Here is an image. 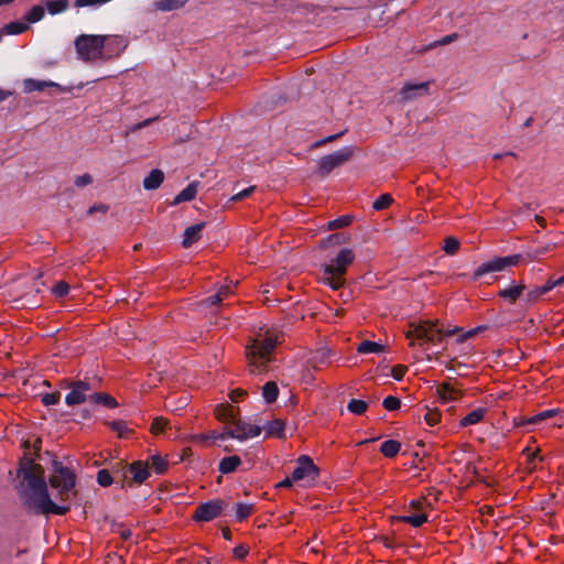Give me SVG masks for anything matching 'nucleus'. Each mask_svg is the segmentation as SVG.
<instances>
[{"label":"nucleus","instance_id":"nucleus-1","mask_svg":"<svg viewBox=\"0 0 564 564\" xmlns=\"http://www.w3.org/2000/svg\"><path fill=\"white\" fill-rule=\"evenodd\" d=\"M18 476L22 477L17 486L18 494L30 511L35 514L63 516L69 511V506L56 505L50 497L44 478V469L32 460L20 464Z\"/></svg>","mask_w":564,"mask_h":564},{"label":"nucleus","instance_id":"nucleus-28","mask_svg":"<svg viewBox=\"0 0 564 564\" xmlns=\"http://www.w3.org/2000/svg\"><path fill=\"white\" fill-rule=\"evenodd\" d=\"M240 464H241L240 457L237 455H232V456L224 457L219 462L218 468L221 474H230V473H234Z\"/></svg>","mask_w":564,"mask_h":564},{"label":"nucleus","instance_id":"nucleus-25","mask_svg":"<svg viewBox=\"0 0 564 564\" xmlns=\"http://www.w3.org/2000/svg\"><path fill=\"white\" fill-rule=\"evenodd\" d=\"M217 420L224 423H232L237 416V411L231 405H218L215 409Z\"/></svg>","mask_w":564,"mask_h":564},{"label":"nucleus","instance_id":"nucleus-55","mask_svg":"<svg viewBox=\"0 0 564 564\" xmlns=\"http://www.w3.org/2000/svg\"><path fill=\"white\" fill-rule=\"evenodd\" d=\"M485 329H487V326H477V327H475V328H471V329H469V330L465 332V333H464V334L458 338V341H459V343H463V341H465V340H467V339H469V338H471V337L476 336L478 333H480V332H482V330H485Z\"/></svg>","mask_w":564,"mask_h":564},{"label":"nucleus","instance_id":"nucleus-24","mask_svg":"<svg viewBox=\"0 0 564 564\" xmlns=\"http://www.w3.org/2000/svg\"><path fill=\"white\" fill-rule=\"evenodd\" d=\"M486 413H487V409H485V408H478L476 410H473L466 416L460 419L459 426L466 427L469 425H475V424L479 423L485 417Z\"/></svg>","mask_w":564,"mask_h":564},{"label":"nucleus","instance_id":"nucleus-34","mask_svg":"<svg viewBox=\"0 0 564 564\" xmlns=\"http://www.w3.org/2000/svg\"><path fill=\"white\" fill-rule=\"evenodd\" d=\"M254 511L252 503L239 502L235 506V517L238 522H242Z\"/></svg>","mask_w":564,"mask_h":564},{"label":"nucleus","instance_id":"nucleus-6","mask_svg":"<svg viewBox=\"0 0 564 564\" xmlns=\"http://www.w3.org/2000/svg\"><path fill=\"white\" fill-rule=\"evenodd\" d=\"M76 484V476L68 467L64 466L61 462H53V474L50 477V485L52 488L58 489L61 498L69 497Z\"/></svg>","mask_w":564,"mask_h":564},{"label":"nucleus","instance_id":"nucleus-43","mask_svg":"<svg viewBox=\"0 0 564 564\" xmlns=\"http://www.w3.org/2000/svg\"><path fill=\"white\" fill-rule=\"evenodd\" d=\"M459 249V241L454 237H446L444 239L443 250L447 254H454Z\"/></svg>","mask_w":564,"mask_h":564},{"label":"nucleus","instance_id":"nucleus-45","mask_svg":"<svg viewBox=\"0 0 564 564\" xmlns=\"http://www.w3.org/2000/svg\"><path fill=\"white\" fill-rule=\"evenodd\" d=\"M382 405L388 411H395L400 409L401 401L397 397L388 395L387 398L383 399Z\"/></svg>","mask_w":564,"mask_h":564},{"label":"nucleus","instance_id":"nucleus-44","mask_svg":"<svg viewBox=\"0 0 564 564\" xmlns=\"http://www.w3.org/2000/svg\"><path fill=\"white\" fill-rule=\"evenodd\" d=\"M441 420V412L437 409H429L424 414V421L429 426L436 425Z\"/></svg>","mask_w":564,"mask_h":564},{"label":"nucleus","instance_id":"nucleus-54","mask_svg":"<svg viewBox=\"0 0 564 564\" xmlns=\"http://www.w3.org/2000/svg\"><path fill=\"white\" fill-rule=\"evenodd\" d=\"M256 189V186H249L238 193H236L234 196H231L230 200L231 202H239V200H242L245 198H247L248 196H250Z\"/></svg>","mask_w":564,"mask_h":564},{"label":"nucleus","instance_id":"nucleus-42","mask_svg":"<svg viewBox=\"0 0 564 564\" xmlns=\"http://www.w3.org/2000/svg\"><path fill=\"white\" fill-rule=\"evenodd\" d=\"M392 202L393 198L390 194H382L372 203V208L375 210H383L388 208Z\"/></svg>","mask_w":564,"mask_h":564},{"label":"nucleus","instance_id":"nucleus-62","mask_svg":"<svg viewBox=\"0 0 564 564\" xmlns=\"http://www.w3.org/2000/svg\"><path fill=\"white\" fill-rule=\"evenodd\" d=\"M405 370H406V368L403 367V366H395L392 369V377L395 380H401L403 378L404 373H405Z\"/></svg>","mask_w":564,"mask_h":564},{"label":"nucleus","instance_id":"nucleus-2","mask_svg":"<svg viewBox=\"0 0 564 564\" xmlns=\"http://www.w3.org/2000/svg\"><path fill=\"white\" fill-rule=\"evenodd\" d=\"M281 333L272 329L259 333L250 344L246 346V356L251 373H261L267 371L268 364L271 361V355L278 344L281 343Z\"/></svg>","mask_w":564,"mask_h":564},{"label":"nucleus","instance_id":"nucleus-36","mask_svg":"<svg viewBox=\"0 0 564 564\" xmlns=\"http://www.w3.org/2000/svg\"><path fill=\"white\" fill-rule=\"evenodd\" d=\"M28 29V23H24L22 21H12L6 24L1 31L2 34L6 33L11 35H18L25 32Z\"/></svg>","mask_w":564,"mask_h":564},{"label":"nucleus","instance_id":"nucleus-9","mask_svg":"<svg viewBox=\"0 0 564 564\" xmlns=\"http://www.w3.org/2000/svg\"><path fill=\"white\" fill-rule=\"evenodd\" d=\"M354 150L350 147L339 149L330 154L323 156L318 161V170L323 175L329 174L334 169L343 165L352 156Z\"/></svg>","mask_w":564,"mask_h":564},{"label":"nucleus","instance_id":"nucleus-50","mask_svg":"<svg viewBox=\"0 0 564 564\" xmlns=\"http://www.w3.org/2000/svg\"><path fill=\"white\" fill-rule=\"evenodd\" d=\"M160 118H161V116H155V117H152V118H148V119H145V120H143V121H140V122H138V123H135V124L131 126V127L129 128V131H130V132H137V131H139V130H141V129H143V128L149 127V126H150V124H152L153 122L158 121Z\"/></svg>","mask_w":564,"mask_h":564},{"label":"nucleus","instance_id":"nucleus-49","mask_svg":"<svg viewBox=\"0 0 564 564\" xmlns=\"http://www.w3.org/2000/svg\"><path fill=\"white\" fill-rule=\"evenodd\" d=\"M68 292H69V285L64 281H59L53 288V294L56 297H64L68 294Z\"/></svg>","mask_w":564,"mask_h":564},{"label":"nucleus","instance_id":"nucleus-5","mask_svg":"<svg viewBox=\"0 0 564 564\" xmlns=\"http://www.w3.org/2000/svg\"><path fill=\"white\" fill-rule=\"evenodd\" d=\"M106 40V35L82 34L77 36L74 44L79 58L84 62L105 58Z\"/></svg>","mask_w":564,"mask_h":564},{"label":"nucleus","instance_id":"nucleus-16","mask_svg":"<svg viewBox=\"0 0 564 564\" xmlns=\"http://www.w3.org/2000/svg\"><path fill=\"white\" fill-rule=\"evenodd\" d=\"M525 290V285L523 283H516L514 281L508 288H505L498 292L499 297L507 300L509 303L513 304L520 297V295Z\"/></svg>","mask_w":564,"mask_h":564},{"label":"nucleus","instance_id":"nucleus-18","mask_svg":"<svg viewBox=\"0 0 564 564\" xmlns=\"http://www.w3.org/2000/svg\"><path fill=\"white\" fill-rule=\"evenodd\" d=\"M205 224L204 223H199V224H195L193 226H189L185 229L184 231V237H183V247L184 248H188L191 247L194 242H196L197 240H199L200 238V232L204 228Z\"/></svg>","mask_w":564,"mask_h":564},{"label":"nucleus","instance_id":"nucleus-31","mask_svg":"<svg viewBox=\"0 0 564 564\" xmlns=\"http://www.w3.org/2000/svg\"><path fill=\"white\" fill-rule=\"evenodd\" d=\"M264 431L268 436L282 437L284 432V423L279 420H272L264 425Z\"/></svg>","mask_w":564,"mask_h":564},{"label":"nucleus","instance_id":"nucleus-15","mask_svg":"<svg viewBox=\"0 0 564 564\" xmlns=\"http://www.w3.org/2000/svg\"><path fill=\"white\" fill-rule=\"evenodd\" d=\"M429 86L430 84L427 82L419 84H405L400 91L401 98L403 101H409L420 96L426 95L429 93Z\"/></svg>","mask_w":564,"mask_h":564},{"label":"nucleus","instance_id":"nucleus-30","mask_svg":"<svg viewBox=\"0 0 564 564\" xmlns=\"http://www.w3.org/2000/svg\"><path fill=\"white\" fill-rule=\"evenodd\" d=\"M400 449L401 443L394 440L384 441L380 446V453L388 458L397 456Z\"/></svg>","mask_w":564,"mask_h":564},{"label":"nucleus","instance_id":"nucleus-53","mask_svg":"<svg viewBox=\"0 0 564 564\" xmlns=\"http://www.w3.org/2000/svg\"><path fill=\"white\" fill-rule=\"evenodd\" d=\"M552 248H553V246H551V245H546V246H543V247L535 248L534 250H532V251H530L528 253V257L530 258V260H536L541 256H543L546 252H549Z\"/></svg>","mask_w":564,"mask_h":564},{"label":"nucleus","instance_id":"nucleus-61","mask_svg":"<svg viewBox=\"0 0 564 564\" xmlns=\"http://www.w3.org/2000/svg\"><path fill=\"white\" fill-rule=\"evenodd\" d=\"M223 301H224V299L218 293H215L214 295H210L207 299H205L204 303H206L208 305H217V304L223 303Z\"/></svg>","mask_w":564,"mask_h":564},{"label":"nucleus","instance_id":"nucleus-33","mask_svg":"<svg viewBox=\"0 0 564 564\" xmlns=\"http://www.w3.org/2000/svg\"><path fill=\"white\" fill-rule=\"evenodd\" d=\"M279 395V388L274 381H268L262 387V397L267 403H273Z\"/></svg>","mask_w":564,"mask_h":564},{"label":"nucleus","instance_id":"nucleus-57","mask_svg":"<svg viewBox=\"0 0 564 564\" xmlns=\"http://www.w3.org/2000/svg\"><path fill=\"white\" fill-rule=\"evenodd\" d=\"M109 209V206L108 205H105V204H95L93 205L91 207H89L88 209V214L89 215H93L95 213H102V214H106Z\"/></svg>","mask_w":564,"mask_h":564},{"label":"nucleus","instance_id":"nucleus-12","mask_svg":"<svg viewBox=\"0 0 564 564\" xmlns=\"http://www.w3.org/2000/svg\"><path fill=\"white\" fill-rule=\"evenodd\" d=\"M70 391L65 397V403L69 406L82 404L89 401L88 392L91 391V387L87 381L77 380L68 384Z\"/></svg>","mask_w":564,"mask_h":564},{"label":"nucleus","instance_id":"nucleus-47","mask_svg":"<svg viewBox=\"0 0 564 564\" xmlns=\"http://www.w3.org/2000/svg\"><path fill=\"white\" fill-rule=\"evenodd\" d=\"M167 423V420L163 417H155L151 424V433L155 435L163 433Z\"/></svg>","mask_w":564,"mask_h":564},{"label":"nucleus","instance_id":"nucleus-56","mask_svg":"<svg viewBox=\"0 0 564 564\" xmlns=\"http://www.w3.org/2000/svg\"><path fill=\"white\" fill-rule=\"evenodd\" d=\"M93 183V176L88 173H85L80 176H77L74 181V184L77 186V187H85L89 184Z\"/></svg>","mask_w":564,"mask_h":564},{"label":"nucleus","instance_id":"nucleus-7","mask_svg":"<svg viewBox=\"0 0 564 564\" xmlns=\"http://www.w3.org/2000/svg\"><path fill=\"white\" fill-rule=\"evenodd\" d=\"M522 256L521 254H510L506 257H495L484 263H481L473 274V280L477 281L482 275L492 273V272H500L506 270L509 267H514L519 264L521 261Z\"/></svg>","mask_w":564,"mask_h":564},{"label":"nucleus","instance_id":"nucleus-11","mask_svg":"<svg viewBox=\"0 0 564 564\" xmlns=\"http://www.w3.org/2000/svg\"><path fill=\"white\" fill-rule=\"evenodd\" d=\"M232 425L234 426H227V434L230 438H236L239 441L259 436L262 431L261 426L259 425H253L237 419H235Z\"/></svg>","mask_w":564,"mask_h":564},{"label":"nucleus","instance_id":"nucleus-8","mask_svg":"<svg viewBox=\"0 0 564 564\" xmlns=\"http://www.w3.org/2000/svg\"><path fill=\"white\" fill-rule=\"evenodd\" d=\"M297 467L292 473L294 481H304L305 485L313 484L319 475L318 467L307 455H302L297 459Z\"/></svg>","mask_w":564,"mask_h":564},{"label":"nucleus","instance_id":"nucleus-20","mask_svg":"<svg viewBox=\"0 0 564 564\" xmlns=\"http://www.w3.org/2000/svg\"><path fill=\"white\" fill-rule=\"evenodd\" d=\"M392 522H405L411 524L413 528H420L422 524L427 522L426 513H416L411 516H393L391 517Z\"/></svg>","mask_w":564,"mask_h":564},{"label":"nucleus","instance_id":"nucleus-39","mask_svg":"<svg viewBox=\"0 0 564 564\" xmlns=\"http://www.w3.org/2000/svg\"><path fill=\"white\" fill-rule=\"evenodd\" d=\"M150 466L156 474H163L167 469L169 464L164 457L156 454L150 457Z\"/></svg>","mask_w":564,"mask_h":564},{"label":"nucleus","instance_id":"nucleus-4","mask_svg":"<svg viewBox=\"0 0 564 564\" xmlns=\"http://www.w3.org/2000/svg\"><path fill=\"white\" fill-rule=\"evenodd\" d=\"M460 328L455 327L444 332L438 328L435 323H424L419 325H412V328L408 330L406 338L410 340L411 346H423L425 343H436L442 339L443 336H452L458 333Z\"/></svg>","mask_w":564,"mask_h":564},{"label":"nucleus","instance_id":"nucleus-41","mask_svg":"<svg viewBox=\"0 0 564 564\" xmlns=\"http://www.w3.org/2000/svg\"><path fill=\"white\" fill-rule=\"evenodd\" d=\"M351 220H352V217L349 215L340 216L334 220L328 221L327 229L335 230V229L344 228V227L350 225Z\"/></svg>","mask_w":564,"mask_h":564},{"label":"nucleus","instance_id":"nucleus-14","mask_svg":"<svg viewBox=\"0 0 564 564\" xmlns=\"http://www.w3.org/2000/svg\"><path fill=\"white\" fill-rule=\"evenodd\" d=\"M107 57L119 56L128 46V40L122 35H106Z\"/></svg>","mask_w":564,"mask_h":564},{"label":"nucleus","instance_id":"nucleus-13","mask_svg":"<svg viewBox=\"0 0 564 564\" xmlns=\"http://www.w3.org/2000/svg\"><path fill=\"white\" fill-rule=\"evenodd\" d=\"M437 394L444 402H454L462 398L463 391L457 382H443L437 387Z\"/></svg>","mask_w":564,"mask_h":564},{"label":"nucleus","instance_id":"nucleus-19","mask_svg":"<svg viewBox=\"0 0 564 564\" xmlns=\"http://www.w3.org/2000/svg\"><path fill=\"white\" fill-rule=\"evenodd\" d=\"M130 473L132 474V479L141 484L150 476L149 464L141 460L134 462L130 465Z\"/></svg>","mask_w":564,"mask_h":564},{"label":"nucleus","instance_id":"nucleus-21","mask_svg":"<svg viewBox=\"0 0 564 564\" xmlns=\"http://www.w3.org/2000/svg\"><path fill=\"white\" fill-rule=\"evenodd\" d=\"M89 402L94 404H100L109 409H113L118 406L117 400L105 392H94L89 394Z\"/></svg>","mask_w":564,"mask_h":564},{"label":"nucleus","instance_id":"nucleus-52","mask_svg":"<svg viewBox=\"0 0 564 564\" xmlns=\"http://www.w3.org/2000/svg\"><path fill=\"white\" fill-rule=\"evenodd\" d=\"M59 392L45 393L44 395H42V403L46 406L54 405L59 402Z\"/></svg>","mask_w":564,"mask_h":564},{"label":"nucleus","instance_id":"nucleus-46","mask_svg":"<svg viewBox=\"0 0 564 564\" xmlns=\"http://www.w3.org/2000/svg\"><path fill=\"white\" fill-rule=\"evenodd\" d=\"M112 477L109 473L108 469H100L98 473H97V482L101 486V487H108L112 484Z\"/></svg>","mask_w":564,"mask_h":564},{"label":"nucleus","instance_id":"nucleus-22","mask_svg":"<svg viewBox=\"0 0 564 564\" xmlns=\"http://www.w3.org/2000/svg\"><path fill=\"white\" fill-rule=\"evenodd\" d=\"M163 180L164 173L159 169H154L143 180V187L148 191L156 189L163 183Z\"/></svg>","mask_w":564,"mask_h":564},{"label":"nucleus","instance_id":"nucleus-3","mask_svg":"<svg viewBox=\"0 0 564 564\" xmlns=\"http://www.w3.org/2000/svg\"><path fill=\"white\" fill-rule=\"evenodd\" d=\"M355 253L349 248L341 249L337 256L330 260L323 269V282L333 290H339L345 284V274L347 268L354 262Z\"/></svg>","mask_w":564,"mask_h":564},{"label":"nucleus","instance_id":"nucleus-35","mask_svg":"<svg viewBox=\"0 0 564 564\" xmlns=\"http://www.w3.org/2000/svg\"><path fill=\"white\" fill-rule=\"evenodd\" d=\"M381 351H383V346L370 340H364L357 347V352L362 355L379 354Z\"/></svg>","mask_w":564,"mask_h":564},{"label":"nucleus","instance_id":"nucleus-58","mask_svg":"<svg viewBox=\"0 0 564 564\" xmlns=\"http://www.w3.org/2000/svg\"><path fill=\"white\" fill-rule=\"evenodd\" d=\"M344 134V132H339V133H336V134H333V135H328L322 140H318L314 143V147L315 148H318V147H322L328 142H332L334 140H336L337 138L341 137Z\"/></svg>","mask_w":564,"mask_h":564},{"label":"nucleus","instance_id":"nucleus-40","mask_svg":"<svg viewBox=\"0 0 564 564\" xmlns=\"http://www.w3.org/2000/svg\"><path fill=\"white\" fill-rule=\"evenodd\" d=\"M119 437H127L132 430L128 427L124 421L118 420L107 423Z\"/></svg>","mask_w":564,"mask_h":564},{"label":"nucleus","instance_id":"nucleus-23","mask_svg":"<svg viewBox=\"0 0 564 564\" xmlns=\"http://www.w3.org/2000/svg\"><path fill=\"white\" fill-rule=\"evenodd\" d=\"M47 87H58V85L54 82L36 80L32 78H28L23 82L25 93L42 91Z\"/></svg>","mask_w":564,"mask_h":564},{"label":"nucleus","instance_id":"nucleus-10","mask_svg":"<svg viewBox=\"0 0 564 564\" xmlns=\"http://www.w3.org/2000/svg\"><path fill=\"white\" fill-rule=\"evenodd\" d=\"M227 507L224 500L216 499L200 503L193 514V520L196 522H208L221 514V511Z\"/></svg>","mask_w":564,"mask_h":564},{"label":"nucleus","instance_id":"nucleus-64","mask_svg":"<svg viewBox=\"0 0 564 564\" xmlns=\"http://www.w3.org/2000/svg\"><path fill=\"white\" fill-rule=\"evenodd\" d=\"M557 285H558V283L556 280L555 281L549 280L544 285L541 286V289H543L544 294H546L547 292H550L552 289H554Z\"/></svg>","mask_w":564,"mask_h":564},{"label":"nucleus","instance_id":"nucleus-27","mask_svg":"<svg viewBox=\"0 0 564 564\" xmlns=\"http://www.w3.org/2000/svg\"><path fill=\"white\" fill-rule=\"evenodd\" d=\"M188 0H156L153 7L158 11L169 12L182 8Z\"/></svg>","mask_w":564,"mask_h":564},{"label":"nucleus","instance_id":"nucleus-59","mask_svg":"<svg viewBox=\"0 0 564 564\" xmlns=\"http://www.w3.org/2000/svg\"><path fill=\"white\" fill-rule=\"evenodd\" d=\"M217 293L225 300L229 297L234 293V286L231 285H223L219 288Z\"/></svg>","mask_w":564,"mask_h":564},{"label":"nucleus","instance_id":"nucleus-60","mask_svg":"<svg viewBox=\"0 0 564 564\" xmlns=\"http://www.w3.org/2000/svg\"><path fill=\"white\" fill-rule=\"evenodd\" d=\"M249 550L245 545H238L234 549V555L236 558L242 560L247 556Z\"/></svg>","mask_w":564,"mask_h":564},{"label":"nucleus","instance_id":"nucleus-63","mask_svg":"<svg viewBox=\"0 0 564 564\" xmlns=\"http://www.w3.org/2000/svg\"><path fill=\"white\" fill-rule=\"evenodd\" d=\"M457 37H458V35L456 33L448 34V35L442 37L440 41H437V44L446 45V44H449L451 42H453L454 40H456Z\"/></svg>","mask_w":564,"mask_h":564},{"label":"nucleus","instance_id":"nucleus-29","mask_svg":"<svg viewBox=\"0 0 564 564\" xmlns=\"http://www.w3.org/2000/svg\"><path fill=\"white\" fill-rule=\"evenodd\" d=\"M328 357L329 350L325 347H322L312 354V357L308 359V364L314 369H317L326 364Z\"/></svg>","mask_w":564,"mask_h":564},{"label":"nucleus","instance_id":"nucleus-37","mask_svg":"<svg viewBox=\"0 0 564 564\" xmlns=\"http://www.w3.org/2000/svg\"><path fill=\"white\" fill-rule=\"evenodd\" d=\"M45 15V8L43 6H33L24 15L28 23H36Z\"/></svg>","mask_w":564,"mask_h":564},{"label":"nucleus","instance_id":"nucleus-26","mask_svg":"<svg viewBox=\"0 0 564 564\" xmlns=\"http://www.w3.org/2000/svg\"><path fill=\"white\" fill-rule=\"evenodd\" d=\"M196 194H197V183L192 182L175 196L173 205H177L183 202H191L195 198Z\"/></svg>","mask_w":564,"mask_h":564},{"label":"nucleus","instance_id":"nucleus-51","mask_svg":"<svg viewBox=\"0 0 564 564\" xmlns=\"http://www.w3.org/2000/svg\"><path fill=\"white\" fill-rule=\"evenodd\" d=\"M206 437H208L209 442H213V443L228 438L229 435L227 434V426L224 429L223 432L210 431V432L206 433Z\"/></svg>","mask_w":564,"mask_h":564},{"label":"nucleus","instance_id":"nucleus-17","mask_svg":"<svg viewBox=\"0 0 564 564\" xmlns=\"http://www.w3.org/2000/svg\"><path fill=\"white\" fill-rule=\"evenodd\" d=\"M557 412L558 411L555 409L541 411L538 414H534L532 416L520 419V421L517 424L518 425H538V424H541L543 421L555 416L557 414Z\"/></svg>","mask_w":564,"mask_h":564},{"label":"nucleus","instance_id":"nucleus-38","mask_svg":"<svg viewBox=\"0 0 564 564\" xmlns=\"http://www.w3.org/2000/svg\"><path fill=\"white\" fill-rule=\"evenodd\" d=\"M347 409L352 414L362 415L368 409V403L364 400L351 399L347 404Z\"/></svg>","mask_w":564,"mask_h":564},{"label":"nucleus","instance_id":"nucleus-32","mask_svg":"<svg viewBox=\"0 0 564 564\" xmlns=\"http://www.w3.org/2000/svg\"><path fill=\"white\" fill-rule=\"evenodd\" d=\"M68 7V0H48L45 3V8L51 15L59 14L66 11Z\"/></svg>","mask_w":564,"mask_h":564},{"label":"nucleus","instance_id":"nucleus-48","mask_svg":"<svg viewBox=\"0 0 564 564\" xmlns=\"http://www.w3.org/2000/svg\"><path fill=\"white\" fill-rule=\"evenodd\" d=\"M543 295H544L543 289H541V286H536L527 292L525 300L529 303H534V302L539 301Z\"/></svg>","mask_w":564,"mask_h":564}]
</instances>
